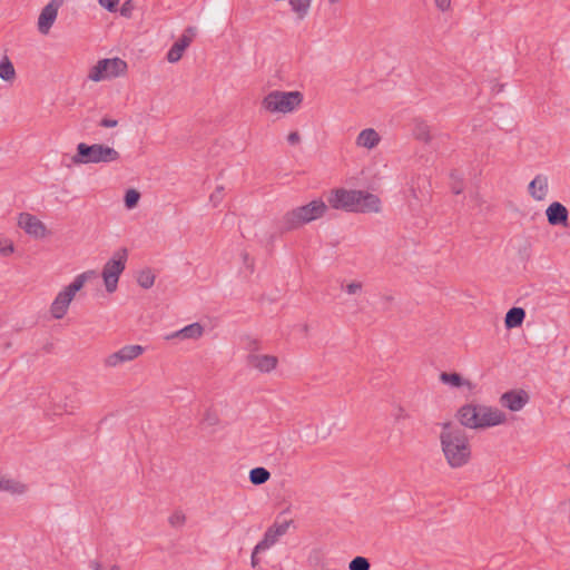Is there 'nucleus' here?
I'll return each mask as SVG.
<instances>
[{"mask_svg":"<svg viewBox=\"0 0 570 570\" xmlns=\"http://www.w3.org/2000/svg\"><path fill=\"white\" fill-rule=\"evenodd\" d=\"M140 194L136 189H128L125 194V206L129 209L137 206Z\"/></svg>","mask_w":570,"mask_h":570,"instance_id":"obj_31","label":"nucleus"},{"mask_svg":"<svg viewBox=\"0 0 570 570\" xmlns=\"http://www.w3.org/2000/svg\"><path fill=\"white\" fill-rule=\"evenodd\" d=\"M224 187L218 186L215 191L210 195V202L214 206H217L223 199Z\"/></svg>","mask_w":570,"mask_h":570,"instance_id":"obj_36","label":"nucleus"},{"mask_svg":"<svg viewBox=\"0 0 570 570\" xmlns=\"http://www.w3.org/2000/svg\"><path fill=\"white\" fill-rule=\"evenodd\" d=\"M119 1L120 0H98L99 4L110 12L117 9Z\"/></svg>","mask_w":570,"mask_h":570,"instance_id":"obj_37","label":"nucleus"},{"mask_svg":"<svg viewBox=\"0 0 570 570\" xmlns=\"http://www.w3.org/2000/svg\"><path fill=\"white\" fill-rule=\"evenodd\" d=\"M458 419L465 428L485 429L505 423L507 415L497 407L471 403L460 407Z\"/></svg>","mask_w":570,"mask_h":570,"instance_id":"obj_3","label":"nucleus"},{"mask_svg":"<svg viewBox=\"0 0 570 570\" xmlns=\"http://www.w3.org/2000/svg\"><path fill=\"white\" fill-rule=\"evenodd\" d=\"M529 400V394L524 390H511L501 395L500 404L512 412H518L525 406Z\"/></svg>","mask_w":570,"mask_h":570,"instance_id":"obj_14","label":"nucleus"},{"mask_svg":"<svg viewBox=\"0 0 570 570\" xmlns=\"http://www.w3.org/2000/svg\"><path fill=\"white\" fill-rule=\"evenodd\" d=\"M96 277L95 271H86L75 277V279L63 287L55 297L50 305V313L55 320H61L68 312L76 294L82 289L85 284Z\"/></svg>","mask_w":570,"mask_h":570,"instance_id":"obj_5","label":"nucleus"},{"mask_svg":"<svg viewBox=\"0 0 570 570\" xmlns=\"http://www.w3.org/2000/svg\"><path fill=\"white\" fill-rule=\"evenodd\" d=\"M204 421L209 425V426H214L216 424H218L219 422V419L217 416L216 413L214 412H210V411H206L205 415H204Z\"/></svg>","mask_w":570,"mask_h":570,"instance_id":"obj_38","label":"nucleus"},{"mask_svg":"<svg viewBox=\"0 0 570 570\" xmlns=\"http://www.w3.org/2000/svg\"><path fill=\"white\" fill-rule=\"evenodd\" d=\"M371 563L365 557H355L348 563V570H370Z\"/></svg>","mask_w":570,"mask_h":570,"instance_id":"obj_30","label":"nucleus"},{"mask_svg":"<svg viewBox=\"0 0 570 570\" xmlns=\"http://www.w3.org/2000/svg\"><path fill=\"white\" fill-rule=\"evenodd\" d=\"M191 43V37L183 35L169 49L167 53V60L171 63L179 61L183 57L184 51Z\"/></svg>","mask_w":570,"mask_h":570,"instance_id":"obj_21","label":"nucleus"},{"mask_svg":"<svg viewBox=\"0 0 570 570\" xmlns=\"http://www.w3.org/2000/svg\"><path fill=\"white\" fill-rule=\"evenodd\" d=\"M145 347L138 344L125 345L116 352L110 353L102 360L106 368H116L140 357Z\"/></svg>","mask_w":570,"mask_h":570,"instance_id":"obj_10","label":"nucleus"},{"mask_svg":"<svg viewBox=\"0 0 570 570\" xmlns=\"http://www.w3.org/2000/svg\"><path fill=\"white\" fill-rule=\"evenodd\" d=\"M307 564L312 570H334L333 562L321 548H313L308 552Z\"/></svg>","mask_w":570,"mask_h":570,"instance_id":"obj_18","label":"nucleus"},{"mask_svg":"<svg viewBox=\"0 0 570 570\" xmlns=\"http://www.w3.org/2000/svg\"><path fill=\"white\" fill-rule=\"evenodd\" d=\"M110 570H121V569H120V567H118V566H112V567L110 568Z\"/></svg>","mask_w":570,"mask_h":570,"instance_id":"obj_50","label":"nucleus"},{"mask_svg":"<svg viewBox=\"0 0 570 570\" xmlns=\"http://www.w3.org/2000/svg\"><path fill=\"white\" fill-rule=\"evenodd\" d=\"M204 335V326L200 323H193L184 328L176 331L167 338H179V340H198Z\"/></svg>","mask_w":570,"mask_h":570,"instance_id":"obj_19","label":"nucleus"},{"mask_svg":"<svg viewBox=\"0 0 570 570\" xmlns=\"http://www.w3.org/2000/svg\"><path fill=\"white\" fill-rule=\"evenodd\" d=\"M362 287H363V284L361 282H352L345 286V291L348 294L354 295V294L358 293L362 289Z\"/></svg>","mask_w":570,"mask_h":570,"instance_id":"obj_39","label":"nucleus"},{"mask_svg":"<svg viewBox=\"0 0 570 570\" xmlns=\"http://www.w3.org/2000/svg\"><path fill=\"white\" fill-rule=\"evenodd\" d=\"M120 154L112 147L104 144L87 145L80 142L77 145V153L71 160L75 165L114 163L119 160Z\"/></svg>","mask_w":570,"mask_h":570,"instance_id":"obj_6","label":"nucleus"},{"mask_svg":"<svg viewBox=\"0 0 570 570\" xmlns=\"http://www.w3.org/2000/svg\"><path fill=\"white\" fill-rule=\"evenodd\" d=\"M170 525L180 528L186 522V515L181 511L174 512L168 519Z\"/></svg>","mask_w":570,"mask_h":570,"instance_id":"obj_32","label":"nucleus"},{"mask_svg":"<svg viewBox=\"0 0 570 570\" xmlns=\"http://www.w3.org/2000/svg\"><path fill=\"white\" fill-rule=\"evenodd\" d=\"M287 141L291 144V145H297L299 144L301 141V136L298 134V131H292L287 135Z\"/></svg>","mask_w":570,"mask_h":570,"instance_id":"obj_40","label":"nucleus"},{"mask_svg":"<svg viewBox=\"0 0 570 570\" xmlns=\"http://www.w3.org/2000/svg\"><path fill=\"white\" fill-rule=\"evenodd\" d=\"M0 491L20 495L27 491V485L17 480L0 475Z\"/></svg>","mask_w":570,"mask_h":570,"instance_id":"obj_22","label":"nucleus"},{"mask_svg":"<svg viewBox=\"0 0 570 570\" xmlns=\"http://www.w3.org/2000/svg\"><path fill=\"white\" fill-rule=\"evenodd\" d=\"M413 136L415 139L423 141L424 144L431 142L433 138L430 126L420 119L414 120Z\"/></svg>","mask_w":570,"mask_h":570,"instance_id":"obj_25","label":"nucleus"},{"mask_svg":"<svg viewBox=\"0 0 570 570\" xmlns=\"http://www.w3.org/2000/svg\"><path fill=\"white\" fill-rule=\"evenodd\" d=\"M137 282L145 289L150 288L155 283V275L151 269H142L138 273Z\"/></svg>","mask_w":570,"mask_h":570,"instance_id":"obj_29","label":"nucleus"},{"mask_svg":"<svg viewBox=\"0 0 570 570\" xmlns=\"http://www.w3.org/2000/svg\"><path fill=\"white\" fill-rule=\"evenodd\" d=\"M289 4L297 20H303L309 12L312 0H289Z\"/></svg>","mask_w":570,"mask_h":570,"instance_id":"obj_26","label":"nucleus"},{"mask_svg":"<svg viewBox=\"0 0 570 570\" xmlns=\"http://www.w3.org/2000/svg\"><path fill=\"white\" fill-rule=\"evenodd\" d=\"M195 33H196V28L188 27L183 35H187V37H191V39H193Z\"/></svg>","mask_w":570,"mask_h":570,"instance_id":"obj_47","label":"nucleus"},{"mask_svg":"<svg viewBox=\"0 0 570 570\" xmlns=\"http://www.w3.org/2000/svg\"><path fill=\"white\" fill-rule=\"evenodd\" d=\"M393 417L395 422H400L410 419V414L402 405H397L394 409Z\"/></svg>","mask_w":570,"mask_h":570,"instance_id":"obj_33","label":"nucleus"},{"mask_svg":"<svg viewBox=\"0 0 570 570\" xmlns=\"http://www.w3.org/2000/svg\"><path fill=\"white\" fill-rule=\"evenodd\" d=\"M452 184L451 189L454 194L459 195L463 191V181L460 177H456L455 174L451 175Z\"/></svg>","mask_w":570,"mask_h":570,"instance_id":"obj_35","label":"nucleus"},{"mask_svg":"<svg viewBox=\"0 0 570 570\" xmlns=\"http://www.w3.org/2000/svg\"><path fill=\"white\" fill-rule=\"evenodd\" d=\"M548 223L552 226H567L569 212L564 205L559 202L550 204L546 210Z\"/></svg>","mask_w":570,"mask_h":570,"instance_id":"obj_17","label":"nucleus"},{"mask_svg":"<svg viewBox=\"0 0 570 570\" xmlns=\"http://www.w3.org/2000/svg\"><path fill=\"white\" fill-rule=\"evenodd\" d=\"M331 4L337 3L340 0H327Z\"/></svg>","mask_w":570,"mask_h":570,"instance_id":"obj_51","label":"nucleus"},{"mask_svg":"<svg viewBox=\"0 0 570 570\" xmlns=\"http://www.w3.org/2000/svg\"><path fill=\"white\" fill-rule=\"evenodd\" d=\"M91 567H92L94 570H102L101 566H100V563L98 561H92L91 562Z\"/></svg>","mask_w":570,"mask_h":570,"instance_id":"obj_48","label":"nucleus"},{"mask_svg":"<svg viewBox=\"0 0 570 570\" xmlns=\"http://www.w3.org/2000/svg\"><path fill=\"white\" fill-rule=\"evenodd\" d=\"M246 364L261 373H269L276 368L278 358L274 355L248 353Z\"/></svg>","mask_w":570,"mask_h":570,"instance_id":"obj_13","label":"nucleus"},{"mask_svg":"<svg viewBox=\"0 0 570 570\" xmlns=\"http://www.w3.org/2000/svg\"><path fill=\"white\" fill-rule=\"evenodd\" d=\"M292 522V520L283 522L275 521L267 528L263 539L255 546V552H264L275 546L279 538L287 533Z\"/></svg>","mask_w":570,"mask_h":570,"instance_id":"obj_11","label":"nucleus"},{"mask_svg":"<svg viewBox=\"0 0 570 570\" xmlns=\"http://www.w3.org/2000/svg\"><path fill=\"white\" fill-rule=\"evenodd\" d=\"M435 2V6L441 10V11H446L450 9L451 7V0H434Z\"/></svg>","mask_w":570,"mask_h":570,"instance_id":"obj_41","label":"nucleus"},{"mask_svg":"<svg viewBox=\"0 0 570 570\" xmlns=\"http://www.w3.org/2000/svg\"><path fill=\"white\" fill-rule=\"evenodd\" d=\"M303 102V94L299 91L273 90L262 100V107L272 114H288L294 111Z\"/></svg>","mask_w":570,"mask_h":570,"instance_id":"obj_7","label":"nucleus"},{"mask_svg":"<svg viewBox=\"0 0 570 570\" xmlns=\"http://www.w3.org/2000/svg\"><path fill=\"white\" fill-rule=\"evenodd\" d=\"M327 205L322 199H314L311 203L293 208L279 220L281 232H289L316 220L325 215Z\"/></svg>","mask_w":570,"mask_h":570,"instance_id":"obj_4","label":"nucleus"},{"mask_svg":"<svg viewBox=\"0 0 570 570\" xmlns=\"http://www.w3.org/2000/svg\"><path fill=\"white\" fill-rule=\"evenodd\" d=\"M381 141V137L373 128L363 129L356 137V145L366 149L375 148Z\"/></svg>","mask_w":570,"mask_h":570,"instance_id":"obj_20","label":"nucleus"},{"mask_svg":"<svg viewBox=\"0 0 570 570\" xmlns=\"http://www.w3.org/2000/svg\"><path fill=\"white\" fill-rule=\"evenodd\" d=\"M0 78L6 81H12L16 78V70L8 57L0 61Z\"/></svg>","mask_w":570,"mask_h":570,"instance_id":"obj_28","label":"nucleus"},{"mask_svg":"<svg viewBox=\"0 0 570 570\" xmlns=\"http://www.w3.org/2000/svg\"><path fill=\"white\" fill-rule=\"evenodd\" d=\"M327 203L335 209L345 212L377 213L380 210V198L363 190L334 189L327 197Z\"/></svg>","mask_w":570,"mask_h":570,"instance_id":"obj_2","label":"nucleus"},{"mask_svg":"<svg viewBox=\"0 0 570 570\" xmlns=\"http://www.w3.org/2000/svg\"><path fill=\"white\" fill-rule=\"evenodd\" d=\"M271 478V473L263 466L254 468L249 471V481L254 485L266 483Z\"/></svg>","mask_w":570,"mask_h":570,"instance_id":"obj_27","label":"nucleus"},{"mask_svg":"<svg viewBox=\"0 0 570 570\" xmlns=\"http://www.w3.org/2000/svg\"><path fill=\"white\" fill-rule=\"evenodd\" d=\"M441 450L448 465L452 469H460L466 465L472 455L471 444L466 433L452 423L442 424L440 433Z\"/></svg>","mask_w":570,"mask_h":570,"instance_id":"obj_1","label":"nucleus"},{"mask_svg":"<svg viewBox=\"0 0 570 570\" xmlns=\"http://www.w3.org/2000/svg\"><path fill=\"white\" fill-rule=\"evenodd\" d=\"M60 2L58 0L50 1L40 12L38 18V30L42 35H47L57 19Z\"/></svg>","mask_w":570,"mask_h":570,"instance_id":"obj_15","label":"nucleus"},{"mask_svg":"<svg viewBox=\"0 0 570 570\" xmlns=\"http://www.w3.org/2000/svg\"><path fill=\"white\" fill-rule=\"evenodd\" d=\"M127 71V62L120 58H107L99 60L88 73V78L95 82L124 76Z\"/></svg>","mask_w":570,"mask_h":570,"instance_id":"obj_9","label":"nucleus"},{"mask_svg":"<svg viewBox=\"0 0 570 570\" xmlns=\"http://www.w3.org/2000/svg\"><path fill=\"white\" fill-rule=\"evenodd\" d=\"M13 250H14L13 244H9L8 246L2 247V248L0 249V252H1V254H2L3 256H8V255H10L11 253H13Z\"/></svg>","mask_w":570,"mask_h":570,"instance_id":"obj_45","label":"nucleus"},{"mask_svg":"<svg viewBox=\"0 0 570 570\" xmlns=\"http://www.w3.org/2000/svg\"><path fill=\"white\" fill-rule=\"evenodd\" d=\"M127 257V249L120 248L115 252L112 257L105 264L102 268V278L108 293H114L117 289L119 276L126 267Z\"/></svg>","mask_w":570,"mask_h":570,"instance_id":"obj_8","label":"nucleus"},{"mask_svg":"<svg viewBox=\"0 0 570 570\" xmlns=\"http://www.w3.org/2000/svg\"><path fill=\"white\" fill-rule=\"evenodd\" d=\"M247 350L249 351V353H256V351L259 350V343L255 340H249L247 344Z\"/></svg>","mask_w":570,"mask_h":570,"instance_id":"obj_43","label":"nucleus"},{"mask_svg":"<svg viewBox=\"0 0 570 570\" xmlns=\"http://www.w3.org/2000/svg\"><path fill=\"white\" fill-rule=\"evenodd\" d=\"M99 125L106 128H114L118 125V121L116 119L102 118Z\"/></svg>","mask_w":570,"mask_h":570,"instance_id":"obj_42","label":"nucleus"},{"mask_svg":"<svg viewBox=\"0 0 570 570\" xmlns=\"http://www.w3.org/2000/svg\"><path fill=\"white\" fill-rule=\"evenodd\" d=\"M17 224L27 235L36 239H42L49 235L47 226L30 213H20Z\"/></svg>","mask_w":570,"mask_h":570,"instance_id":"obj_12","label":"nucleus"},{"mask_svg":"<svg viewBox=\"0 0 570 570\" xmlns=\"http://www.w3.org/2000/svg\"><path fill=\"white\" fill-rule=\"evenodd\" d=\"M440 381L445 384V385H449L451 387H462V386H468L470 387L471 386V383L465 380L461 374L459 373H448V372H442L440 374Z\"/></svg>","mask_w":570,"mask_h":570,"instance_id":"obj_24","label":"nucleus"},{"mask_svg":"<svg viewBox=\"0 0 570 570\" xmlns=\"http://www.w3.org/2000/svg\"><path fill=\"white\" fill-rule=\"evenodd\" d=\"M258 553L259 552H255V548H254L253 552H252V558H250V564L254 569L259 564V559L257 558Z\"/></svg>","mask_w":570,"mask_h":570,"instance_id":"obj_44","label":"nucleus"},{"mask_svg":"<svg viewBox=\"0 0 570 570\" xmlns=\"http://www.w3.org/2000/svg\"><path fill=\"white\" fill-rule=\"evenodd\" d=\"M525 317V312L522 307H512L508 311L504 318L507 328H515L521 326Z\"/></svg>","mask_w":570,"mask_h":570,"instance_id":"obj_23","label":"nucleus"},{"mask_svg":"<svg viewBox=\"0 0 570 570\" xmlns=\"http://www.w3.org/2000/svg\"><path fill=\"white\" fill-rule=\"evenodd\" d=\"M472 197H473V199L478 200V199H479V194H478V193H474V194L472 195Z\"/></svg>","mask_w":570,"mask_h":570,"instance_id":"obj_49","label":"nucleus"},{"mask_svg":"<svg viewBox=\"0 0 570 570\" xmlns=\"http://www.w3.org/2000/svg\"><path fill=\"white\" fill-rule=\"evenodd\" d=\"M195 33H196V28L188 27L183 35H187V37H191V39H193Z\"/></svg>","mask_w":570,"mask_h":570,"instance_id":"obj_46","label":"nucleus"},{"mask_svg":"<svg viewBox=\"0 0 570 570\" xmlns=\"http://www.w3.org/2000/svg\"><path fill=\"white\" fill-rule=\"evenodd\" d=\"M244 261H245V263H247V261H248V255L247 254L244 255Z\"/></svg>","mask_w":570,"mask_h":570,"instance_id":"obj_52","label":"nucleus"},{"mask_svg":"<svg viewBox=\"0 0 570 570\" xmlns=\"http://www.w3.org/2000/svg\"><path fill=\"white\" fill-rule=\"evenodd\" d=\"M528 193L535 202H544L549 195V177L538 174L528 185Z\"/></svg>","mask_w":570,"mask_h":570,"instance_id":"obj_16","label":"nucleus"},{"mask_svg":"<svg viewBox=\"0 0 570 570\" xmlns=\"http://www.w3.org/2000/svg\"><path fill=\"white\" fill-rule=\"evenodd\" d=\"M134 9L135 2L132 0H126L120 8V14L122 17L130 18Z\"/></svg>","mask_w":570,"mask_h":570,"instance_id":"obj_34","label":"nucleus"}]
</instances>
